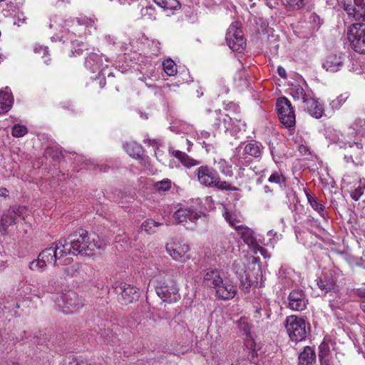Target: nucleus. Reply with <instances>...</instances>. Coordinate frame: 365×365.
I'll list each match as a JSON object with an SVG mask.
<instances>
[{
    "mask_svg": "<svg viewBox=\"0 0 365 365\" xmlns=\"http://www.w3.org/2000/svg\"><path fill=\"white\" fill-rule=\"evenodd\" d=\"M103 242L98 236L90 235L84 229H78L68 236L53 242L51 247L42 250L37 259L29 263L33 271L43 272L48 265H65L69 264L71 257L68 255H81L92 256L97 249H102Z\"/></svg>",
    "mask_w": 365,
    "mask_h": 365,
    "instance_id": "obj_1",
    "label": "nucleus"
},
{
    "mask_svg": "<svg viewBox=\"0 0 365 365\" xmlns=\"http://www.w3.org/2000/svg\"><path fill=\"white\" fill-rule=\"evenodd\" d=\"M98 19L96 16L88 17L80 16L76 18H68L63 20L59 16L54 15L50 18L49 28L60 30V36H52L51 41L57 39L62 41L63 43L70 42L73 48L71 56H78L83 53V43L78 38H83L87 35L91 34V29L98 28Z\"/></svg>",
    "mask_w": 365,
    "mask_h": 365,
    "instance_id": "obj_2",
    "label": "nucleus"
},
{
    "mask_svg": "<svg viewBox=\"0 0 365 365\" xmlns=\"http://www.w3.org/2000/svg\"><path fill=\"white\" fill-rule=\"evenodd\" d=\"M158 296L169 304L177 302L180 299L179 287L176 282V272L173 269L159 271L153 278Z\"/></svg>",
    "mask_w": 365,
    "mask_h": 365,
    "instance_id": "obj_3",
    "label": "nucleus"
},
{
    "mask_svg": "<svg viewBox=\"0 0 365 365\" xmlns=\"http://www.w3.org/2000/svg\"><path fill=\"white\" fill-rule=\"evenodd\" d=\"M191 203L178 209L175 212L174 217L178 223L182 224L188 230H194L199 226L202 228L207 225V215L200 210L201 206L198 200H192Z\"/></svg>",
    "mask_w": 365,
    "mask_h": 365,
    "instance_id": "obj_4",
    "label": "nucleus"
},
{
    "mask_svg": "<svg viewBox=\"0 0 365 365\" xmlns=\"http://www.w3.org/2000/svg\"><path fill=\"white\" fill-rule=\"evenodd\" d=\"M264 147L262 143L257 141H250L247 143H241L235 148V151L231 158L232 163L241 168L242 166H247L250 163L251 158H261Z\"/></svg>",
    "mask_w": 365,
    "mask_h": 365,
    "instance_id": "obj_5",
    "label": "nucleus"
},
{
    "mask_svg": "<svg viewBox=\"0 0 365 365\" xmlns=\"http://www.w3.org/2000/svg\"><path fill=\"white\" fill-rule=\"evenodd\" d=\"M195 173L199 182L209 187H217L221 190H236L227 182L220 180L216 171L207 165L200 166L196 169Z\"/></svg>",
    "mask_w": 365,
    "mask_h": 365,
    "instance_id": "obj_6",
    "label": "nucleus"
},
{
    "mask_svg": "<svg viewBox=\"0 0 365 365\" xmlns=\"http://www.w3.org/2000/svg\"><path fill=\"white\" fill-rule=\"evenodd\" d=\"M54 302L58 309L66 314H73L84 305L82 298L72 290L58 293L55 296Z\"/></svg>",
    "mask_w": 365,
    "mask_h": 365,
    "instance_id": "obj_7",
    "label": "nucleus"
},
{
    "mask_svg": "<svg viewBox=\"0 0 365 365\" xmlns=\"http://www.w3.org/2000/svg\"><path fill=\"white\" fill-rule=\"evenodd\" d=\"M347 38L351 48L359 53H365V24L356 23L350 26Z\"/></svg>",
    "mask_w": 365,
    "mask_h": 365,
    "instance_id": "obj_8",
    "label": "nucleus"
},
{
    "mask_svg": "<svg viewBox=\"0 0 365 365\" xmlns=\"http://www.w3.org/2000/svg\"><path fill=\"white\" fill-rule=\"evenodd\" d=\"M286 329L292 341L298 342L307 337L305 320L295 315H291L286 319Z\"/></svg>",
    "mask_w": 365,
    "mask_h": 365,
    "instance_id": "obj_9",
    "label": "nucleus"
},
{
    "mask_svg": "<svg viewBox=\"0 0 365 365\" xmlns=\"http://www.w3.org/2000/svg\"><path fill=\"white\" fill-rule=\"evenodd\" d=\"M325 138L329 140L331 143L339 145L341 148H347L355 147V155H360L362 149L361 143L356 142L355 140L353 141L346 140L345 137L340 133L339 130L335 129L331 126L326 127L324 129Z\"/></svg>",
    "mask_w": 365,
    "mask_h": 365,
    "instance_id": "obj_10",
    "label": "nucleus"
},
{
    "mask_svg": "<svg viewBox=\"0 0 365 365\" xmlns=\"http://www.w3.org/2000/svg\"><path fill=\"white\" fill-rule=\"evenodd\" d=\"M276 106L280 122L286 128L294 126L295 113L290 101L285 97L279 98Z\"/></svg>",
    "mask_w": 365,
    "mask_h": 365,
    "instance_id": "obj_11",
    "label": "nucleus"
},
{
    "mask_svg": "<svg viewBox=\"0 0 365 365\" xmlns=\"http://www.w3.org/2000/svg\"><path fill=\"white\" fill-rule=\"evenodd\" d=\"M239 23L232 24L226 34V41L229 47L234 51H241L246 46L242 31L239 28Z\"/></svg>",
    "mask_w": 365,
    "mask_h": 365,
    "instance_id": "obj_12",
    "label": "nucleus"
},
{
    "mask_svg": "<svg viewBox=\"0 0 365 365\" xmlns=\"http://www.w3.org/2000/svg\"><path fill=\"white\" fill-rule=\"evenodd\" d=\"M337 277L333 270H327L322 273L317 279L318 287L325 294L337 296L339 287L336 284Z\"/></svg>",
    "mask_w": 365,
    "mask_h": 365,
    "instance_id": "obj_13",
    "label": "nucleus"
},
{
    "mask_svg": "<svg viewBox=\"0 0 365 365\" xmlns=\"http://www.w3.org/2000/svg\"><path fill=\"white\" fill-rule=\"evenodd\" d=\"M118 294V300L122 304H129L138 301L140 294L139 289L133 285L121 283L115 288Z\"/></svg>",
    "mask_w": 365,
    "mask_h": 365,
    "instance_id": "obj_14",
    "label": "nucleus"
},
{
    "mask_svg": "<svg viewBox=\"0 0 365 365\" xmlns=\"http://www.w3.org/2000/svg\"><path fill=\"white\" fill-rule=\"evenodd\" d=\"M103 59L106 63L109 62V59L103 55H99L96 53H89L85 60V67L95 73H98L99 77L104 76L103 71L105 68L108 67L107 64H103Z\"/></svg>",
    "mask_w": 365,
    "mask_h": 365,
    "instance_id": "obj_15",
    "label": "nucleus"
},
{
    "mask_svg": "<svg viewBox=\"0 0 365 365\" xmlns=\"http://www.w3.org/2000/svg\"><path fill=\"white\" fill-rule=\"evenodd\" d=\"M24 210V207H19L18 208L9 210L4 213L0 221V232L4 235L7 232L10 226L18 222L19 218L24 220V216H22Z\"/></svg>",
    "mask_w": 365,
    "mask_h": 365,
    "instance_id": "obj_16",
    "label": "nucleus"
},
{
    "mask_svg": "<svg viewBox=\"0 0 365 365\" xmlns=\"http://www.w3.org/2000/svg\"><path fill=\"white\" fill-rule=\"evenodd\" d=\"M342 4L349 16L365 21V0H342Z\"/></svg>",
    "mask_w": 365,
    "mask_h": 365,
    "instance_id": "obj_17",
    "label": "nucleus"
},
{
    "mask_svg": "<svg viewBox=\"0 0 365 365\" xmlns=\"http://www.w3.org/2000/svg\"><path fill=\"white\" fill-rule=\"evenodd\" d=\"M166 250L169 255L175 261L185 262L190 259L188 252L190 247L185 243L171 242L167 244Z\"/></svg>",
    "mask_w": 365,
    "mask_h": 365,
    "instance_id": "obj_18",
    "label": "nucleus"
},
{
    "mask_svg": "<svg viewBox=\"0 0 365 365\" xmlns=\"http://www.w3.org/2000/svg\"><path fill=\"white\" fill-rule=\"evenodd\" d=\"M216 296L222 300H228L235 297L237 294V287L232 282L225 276L223 277L222 284L215 289Z\"/></svg>",
    "mask_w": 365,
    "mask_h": 365,
    "instance_id": "obj_19",
    "label": "nucleus"
},
{
    "mask_svg": "<svg viewBox=\"0 0 365 365\" xmlns=\"http://www.w3.org/2000/svg\"><path fill=\"white\" fill-rule=\"evenodd\" d=\"M307 300L302 289L292 290L288 297V307L294 311H302L307 307Z\"/></svg>",
    "mask_w": 365,
    "mask_h": 365,
    "instance_id": "obj_20",
    "label": "nucleus"
},
{
    "mask_svg": "<svg viewBox=\"0 0 365 365\" xmlns=\"http://www.w3.org/2000/svg\"><path fill=\"white\" fill-rule=\"evenodd\" d=\"M345 56L342 53H331L328 55L323 62V68L326 71L335 73L340 71L344 66Z\"/></svg>",
    "mask_w": 365,
    "mask_h": 365,
    "instance_id": "obj_21",
    "label": "nucleus"
},
{
    "mask_svg": "<svg viewBox=\"0 0 365 365\" xmlns=\"http://www.w3.org/2000/svg\"><path fill=\"white\" fill-rule=\"evenodd\" d=\"M225 276L224 272L218 269H210L203 277V283L207 287L215 289L220 283L222 284Z\"/></svg>",
    "mask_w": 365,
    "mask_h": 365,
    "instance_id": "obj_22",
    "label": "nucleus"
},
{
    "mask_svg": "<svg viewBox=\"0 0 365 365\" xmlns=\"http://www.w3.org/2000/svg\"><path fill=\"white\" fill-rule=\"evenodd\" d=\"M306 110L314 118L319 119L322 117L324 108V106L317 100L309 98L305 100Z\"/></svg>",
    "mask_w": 365,
    "mask_h": 365,
    "instance_id": "obj_23",
    "label": "nucleus"
},
{
    "mask_svg": "<svg viewBox=\"0 0 365 365\" xmlns=\"http://www.w3.org/2000/svg\"><path fill=\"white\" fill-rule=\"evenodd\" d=\"M14 98L11 91L6 88L0 91V115L7 113L12 107Z\"/></svg>",
    "mask_w": 365,
    "mask_h": 365,
    "instance_id": "obj_24",
    "label": "nucleus"
},
{
    "mask_svg": "<svg viewBox=\"0 0 365 365\" xmlns=\"http://www.w3.org/2000/svg\"><path fill=\"white\" fill-rule=\"evenodd\" d=\"M365 135V119L358 118L349 128L348 137L349 139Z\"/></svg>",
    "mask_w": 365,
    "mask_h": 365,
    "instance_id": "obj_25",
    "label": "nucleus"
},
{
    "mask_svg": "<svg viewBox=\"0 0 365 365\" xmlns=\"http://www.w3.org/2000/svg\"><path fill=\"white\" fill-rule=\"evenodd\" d=\"M237 231L245 243H246L250 248H253L257 246V240L254 236L253 231L250 228L243 225Z\"/></svg>",
    "mask_w": 365,
    "mask_h": 365,
    "instance_id": "obj_26",
    "label": "nucleus"
},
{
    "mask_svg": "<svg viewBox=\"0 0 365 365\" xmlns=\"http://www.w3.org/2000/svg\"><path fill=\"white\" fill-rule=\"evenodd\" d=\"M29 287L31 288V296L41 297L46 292H52L53 288H46L44 284H41L36 278H31L29 280Z\"/></svg>",
    "mask_w": 365,
    "mask_h": 365,
    "instance_id": "obj_27",
    "label": "nucleus"
},
{
    "mask_svg": "<svg viewBox=\"0 0 365 365\" xmlns=\"http://www.w3.org/2000/svg\"><path fill=\"white\" fill-rule=\"evenodd\" d=\"M298 360V365H312L315 361L314 349L309 346H305L303 351L299 354Z\"/></svg>",
    "mask_w": 365,
    "mask_h": 365,
    "instance_id": "obj_28",
    "label": "nucleus"
},
{
    "mask_svg": "<svg viewBox=\"0 0 365 365\" xmlns=\"http://www.w3.org/2000/svg\"><path fill=\"white\" fill-rule=\"evenodd\" d=\"M306 197L307 198L308 202L311 205V207L317 211L319 215L322 217H325V213H324V205L322 202V201H319L318 198L313 194L307 192H306Z\"/></svg>",
    "mask_w": 365,
    "mask_h": 365,
    "instance_id": "obj_29",
    "label": "nucleus"
},
{
    "mask_svg": "<svg viewBox=\"0 0 365 365\" xmlns=\"http://www.w3.org/2000/svg\"><path fill=\"white\" fill-rule=\"evenodd\" d=\"M223 217L229 225L235 227L237 230L243 226L240 217L235 212H232L225 208Z\"/></svg>",
    "mask_w": 365,
    "mask_h": 365,
    "instance_id": "obj_30",
    "label": "nucleus"
},
{
    "mask_svg": "<svg viewBox=\"0 0 365 365\" xmlns=\"http://www.w3.org/2000/svg\"><path fill=\"white\" fill-rule=\"evenodd\" d=\"M173 155L175 158L180 160L182 164L187 168H190L192 166L197 165L200 164L199 161L191 158L185 153L180 150L173 151Z\"/></svg>",
    "mask_w": 365,
    "mask_h": 365,
    "instance_id": "obj_31",
    "label": "nucleus"
},
{
    "mask_svg": "<svg viewBox=\"0 0 365 365\" xmlns=\"http://www.w3.org/2000/svg\"><path fill=\"white\" fill-rule=\"evenodd\" d=\"M123 148L130 157L139 158L142 155V146L135 142L126 143L124 144Z\"/></svg>",
    "mask_w": 365,
    "mask_h": 365,
    "instance_id": "obj_32",
    "label": "nucleus"
},
{
    "mask_svg": "<svg viewBox=\"0 0 365 365\" xmlns=\"http://www.w3.org/2000/svg\"><path fill=\"white\" fill-rule=\"evenodd\" d=\"M154 2L165 11H173L180 9L178 0H153Z\"/></svg>",
    "mask_w": 365,
    "mask_h": 365,
    "instance_id": "obj_33",
    "label": "nucleus"
},
{
    "mask_svg": "<svg viewBox=\"0 0 365 365\" xmlns=\"http://www.w3.org/2000/svg\"><path fill=\"white\" fill-rule=\"evenodd\" d=\"M289 93L295 100H302L303 103H305V100L309 98L302 86L298 83L292 85L289 88Z\"/></svg>",
    "mask_w": 365,
    "mask_h": 365,
    "instance_id": "obj_34",
    "label": "nucleus"
},
{
    "mask_svg": "<svg viewBox=\"0 0 365 365\" xmlns=\"http://www.w3.org/2000/svg\"><path fill=\"white\" fill-rule=\"evenodd\" d=\"M215 165L222 175L227 177H232L233 175L232 165H230L225 159L219 158L215 160Z\"/></svg>",
    "mask_w": 365,
    "mask_h": 365,
    "instance_id": "obj_35",
    "label": "nucleus"
},
{
    "mask_svg": "<svg viewBox=\"0 0 365 365\" xmlns=\"http://www.w3.org/2000/svg\"><path fill=\"white\" fill-rule=\"evenodd\" d=\"M161 225H163V223L156 222L153 219H147L142 223L141 229L147 234L152 235L155 233L157 229Z\"/></svg>",
    "mask_w": 365,
    "mask_h": 365,
    "instance_id": "obj_36",
    "label": "nucleus"
},
{
    "mask_svg": "<svg viewBox=\"0 0 365 365\" xmlns=\"http://www.w3.org/2000/svg\"><path fill=\"white\" fill-rule=\"evenodd\" d=\"M364 195H365V179L360 180L351 192V197L355 201L359 200Z\"/></svg>",
    "mask_w": 365,
    "mask_h": 365,
    "instance_id": "obj_37",
    "label": "nucleus"
},
{
    "mask_svg": "<svg viewBox=\"0 0 365 365\" xmlns=\"http://www.w3.org/2000/svg\"><path fill=\"white\" fill-rule=\"evenodd\" d=\"M237 325L240 331L245 336L246 339H252L251 334V324L246 318H240L237 322Z\"/></svg>",
    "mask_w": 365,
    "mask_h": 365,
    "instance_id": "obj_38",
    "label": "nucleus"
},
{
    "mask_svg": "<svg viewBox=\"0 0 365 365\" xmlns=\"http://www.w3.org/2000/svg\"><path fill=\"white\" fill-rule=\"evenodd\" d=\"M16 294L21 297L31 296V288L29 287V280L19 282L16 287Z\"/></svg>",
    "mask_w": 365,
    "mask_h": 365,
    "instance_id": "obj_39",
    "label": "nucleus"
},
{
    "mask_svg": "<svg viewBox=\"0 0 365 365\" xmlns=\"http://www.w3.org/2000/svg\"><path fill=\"white\" fill-rule=\"evenodd\" d=\"M207 357V361L210 360V365H225L223 362V359L226 357L225 353L212 350Z\"/></svg>",
    "mask_w": 365,
    "mask_h": 365,
    "instance_id": "obj_40",
    "label": "nucleus"
},
{
    "mask_svg": "<svg viewBox=\"0 0 365 365\" xmlns=\"http://www.w3.org/2000/svg\"><path fill=\"white\" fill-rule=\"evenodd\" d=\"M349 94L346 92L344 93L339 96H337L335 99L332 100L329 103V106L333 111L339 110L342 105L349 98Z\"/></svg>",
    "mask_w": 365,
    "mask_h": 365,
    "instance_id": "obj_41",
    "label": "nucleus"
},
{
    "mask_svg": "<svg viewBox=\"0 0 365 365\" xmlns=\"http://www.w3.org/2000/svg\"><path fill=\"white\" fill-rule=\"evenodd\" d=\"M292 271L291 269L281 267L278 272L279 279L284 287H289L292 284V279L290 277Z\"/></svg>",
    "mask_w": 365,
    "mask_h": 365,
    "instance_id": "obj_42",
    "label": "nucleus"
},
{
    "mask_svg": "<svg viewBox=\"0 0 365 365\" xmlns=\"http://www.w3.org/2000/svg\"><path fill=\"white\" fill-rule=\"evenodd\" d=\"M163 66L164 71L170 76H174L177 73L176 64L170 58L165 60Z\"/></svg>",
    "mask_w": 365,
    "mask_h": 365,
    "instance_id": "obj_43",
    "label": "nucleus"
},
{
    "mask_svg": "<svg viewBox=\"0 0 365 365\" xmlns=\"http://www.w3.org/2000/svg\"><path fill=\"white\" fill-rule=\"evenodd\" d=\"M232 270L235 273L237 277H245V264L242 260H235L232 264Z\"/></svg>",
    "mask_w": 365,
    "mask_h": 365,
    "instance_id": "obj_44",
    "label": "nucleus"
},
{
    "mask_svg": "<svg viewBox=\"0 0 365 365\" xmlns=\"http://www.w3.org/2000/svg\"><path fill=\"white\" fill-rule=\"evenodd\" d=\"M263 316H264L267 319H269L270 317V312L266 309L265 307H256L254 313V318L257 322L263 320Z\"/></svg>",
    "mask_w": 365,
    "mask_h": 365,
    "instance_id": "obj_45",
    "label": "nucleus"
},
{
    "mask_svg": "<svg viewBox=\"0 0 365 365\" xmlns=\"http://www.w3.org/2000/svg\"><path fill=\"white\" fill-rule=\"evenodd\" d=\"M240 280V287L245 292H250V289L253 284V282L250 279L247 272L245 273V277H237Z\"/></svg>",
    "mask_w": 365,
    "mask_h": 365,
    "instance_id": "obj_46",
    "label": "nucleus"
},
{
    "mask_svg": "<svg viewBox=\"0 0 365 365\" xmlns=\"http://www.w3.org/2000/svg\"><path fill=\"white\" fill-rule=\"evenodd\" d=\"M172 182L170 180L165 178L155 182L154 187L158 191H168L170 189Z\"/></svg>",
    "mask_w": 365,
    "mask_h": 365,
    "instance_id": "obj_47",
    "label": "nucleus"
},
{
    "mask_svg": "<svg viewBox=\"0 0 365 365\" xmlns=\"http://www.w3.org/2000/svg\"><path fill=\"white\" fill-rule=\"evenodd\" d=\"M234 122L235 124L233 125V128H232V135H235L241 131H245L247 125L245 121H242L241 119H238L235 117Z\"/></svg>",
    "mask_w": 365,
    "mask_h": 365,
    "instance_id": "obj_48",
    "label": "nucleus"
},
{
    "mask_svg": "<svg viewBox=\"0 0 365 365\" xmlns=\"http://www.w3.org/2000/svg\"><path fill=\"white\" fill-rule=\"evenodd\" d=\"M329 353V344L324 341H323L319 346V358L321 361L322 365L324 364V361H328L324 358L328 355Z\"/></svg>",
    "mask_w": 365,
    "mask_h": 365,
    "instance_id": "obj_49",
    "label": "nucleus"
},
{
    "mask_svg": "<svg viewBox=\"0 0 365 365\" xmlns=\"http://www.w3.org/2000/svg\"><path fill=\"white\" fill-rule=\"evenodd\" d=\"M213 115L215 118V121L212 124V127L215 130H220L221 127H222V118L223 115L221 113L220 110H215L213 112Z\"/></svg>",
    "mask_w": 365,
    "mask_h": 365,
    "instance_id": "obj_50",
    "label": "nucleus"
},
{
    "mask_svg": "<svg viewBox=\"0 0 365 365\" xmlns=\"http://www.w3.org/2000/svg\"><path fill=\"white\" fill-rule=\"evenodd\" d=\"M28 132V129L25 125L16 124L14 125L11 134L14 137L21 138L25 135Z\"/></svg>",
    "mask_w": 365,
    "mask_h": 365,
    "instance_id": "obj_51",
    "label": "nucleus"
},
{
    "mask_svg": "<svg viewBox=\"0 0 365 365\" xmlns=\"http://www.w3.org/2000/svg\"><path fill=\"white\" fill-rule=\"evenodd\" d=\"M146 41H147L146 43L148 44V47H149L150 53L152 55L157 56L160 53V43L158 40H155V39H152V40L147 39Z\"/></svg>",
    "mask_w": 365,
    "mask_h": 365,
    "instance_id": "obj_52",
    "label": "nucleus"
},
{
    "mask_svg": "<svg viewBox=\"0 0 365 365\" xmlns=\"http://www.w3.org/2000/svg\"><path fill=\"white\" fill-rule=\"evenodd\" d=\"M234 124V118L230 116L227 114L223 115L222 127L224 128L225 132L230 131L232 134V128H233Z\"/></svg>",
    "mask_w": 365,
    "mask_h": 365,
    "instance_id": "obj_53",
    "label": "nucleus"
},
{
    "mask_svg": "<svg viewBox=\"0 0 365 365\" xmlns=\"http://www.w3.org/2000/svg\"><path fill=\"white\" fill-rule=\"evenodd\" d=\"M268 181L271 183L281 185L285 182V178L281 173L275 171L269 177Z\"/></svg>",
    "mask_w": 365,
    "mask_h": 365,
    "instance_id": "obj_54",
    "label": "nucleus"
},
{
    "mask_svg": "<svg viewBox=\"0 0 365 365\" xmlns=\"http://www.w3.org/2000/svg\"><path fill=\"white\" fill-rule=\"evenodd\" d=\"M142 16L145 19L149 20H155V9L152 6H146L145 8H143L141 9Z\"/></svg>",
    "mask_w": 365,
    "mask_h": 365,
    "instance_id": "obj_55",
    "label": "nucleus"
},
{
    "mask_svg": "<svg viewBox=\"0 0 365 365\" xmlns=\"http://www.w3.org/2000/svg\"><path fill=\"white\" fill-rule=\"evenodd\" d=\"M34 51L36 53H43L42 58H43L44 63L48 64L50 58L46 56V54L48 52L47 46H43L40 45H36L34 47Z\"/></svg>",
    "mask_w": 365,
    "mask_h": 365,
    "instance_id": "obj_56",
    "label": "nucleus"
},
{
    "mask_svg": "<svg viewBox=\"0 0 365 365\" xmlns=\"http://www.w3.org/2000/svg\"><path fill=\"white\" fill-rule=\"evenodd\" d=\"M45 155L46 157H51L53 160H56L61 155V151L57 147H48L45 151Z\"/></svg>",
    "mask_w": 365,
    "mask_h": 365,
    "instance_id": "obj_57",
    "label": "nucleus"
},
{
    "mask_svg": "<svg viewBox=\"0 0 365 365\" xmlns=\"http://www.w3.org/2000/svg\"><path fill=\"white\" fill-rule=\"evenodd\" d=\"M66 365H102L100 363H90L86 359H79L78 358L72 357Z\"/></svg>",
    "mask_w": 365,
    "mask_h": 365,
    "instance_id": "obj_58",
    "label": "nucleus"
},
{
    "mask_svg": "<svg viewBox=\"0 0 365 365\" xmlns=\"http://www.w3.org/2000/svg\"><path fill=\"white\" fill-rule=\"evenodd\" d=\"M339 299H332L329 301V307L333 312V313L337 317H339V314L338 313V309H341L342 307L341 301Z\"/></svg>",
    "mask_w": 365,
    "mask_h": 365,
    "instance_id": "obj_59",
    "label": "nucleus"
},
{
    "mask_svg": "<svg viewBox=\"0 0 365 365\" xmlns=\"http://www.w3.org/2000/svg\"><path fill=\"white\" fill-rule=\"evenodd\" d=\"M311 0H289V5L294 9H300L309 4Z\"/></svg>",
    "mask_w": 365,
    "mask_h": 365,
    "instance_id": "obj_60",
    "label": "nucleus"
},
{
    "mask_svg": "<svg viewBox=\"0 0 365 365\" xmlns=\"http://www.w3.org/2000/svg\"><path fill=\"white\" fill-rule=\"evenodd\" d=\"M225 109L228 111H231L235 114H237L240 112V106L235 103L230 102L225 106Z\"/></svg>",
    "mask_w": 365,
    "mask_h": 365,
    "instance_id": "obj_61",
    "label": "nucleus"
},
{
    "mask_svg": "<svg viewBox=\"0 0 365 365\" xmlns=\"http://www.w3.org/2000/svg\"><path fill=\"white\" fill-rule=\"evenodd\" d=\"M252 250L255 254L259 252L265 259L270 258V255L268 253V251L264 247L259 246L258 244L255 247H253Z\"/></svg>",
    "mask_w": 365,
    "mask_h": 365,
    "instance_id": "obj_62",
    "label": "nucleus"
},
{
    "mask_svg": "<svg viewBox=\"0 0 365 365\" xmlns=\"http://www.w3.org/2000/svg\"><path fill=\"white\" fill-rule=\"evenodd\" d=\"M299 153L302 155H311V152L309 150V148L307 145H299Z\"/></svg>",
    "mask_w": 365,
    "mask_h": 365,
    "instance_id": "obj_63",
    "label": "nucleus"
},
{
    "mask_svg": "<svg viewBox=\"0 0 365 365\" xmlns=\"http://www.w3.org/2000/svg\"><path fill=\"white\" fill-rule=\"evenodd\" d=\"M277 73L282 78H287L286 70L282 66H281L277 67Z\"/></svg>",
    "mask_w": 365,
    "mask_h": 365,
    "instance_id": "obj_64",
    "label": "nucleus"
}]
</instances>
